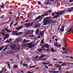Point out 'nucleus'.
<instances>
[{"label": "nucleus", "instance_id": "1", "mask_svg": "<svg viewBox=\"0 0 73 73\" xmlns=\"http://www.w3.org/2000/svg\"><path fill=\"white\" fill-rule=\"evenodd\" d=\"M16 45L15 44H11L10 46V47L13 50H15L16 51H19L20 49V46H17L16 47Z\"/></svg>", "mask_w": 73, "mask_h": 73}, {"label": "nucleus", "instance_id": "2", "mask_svg": "<svg viewBox=\"0 0 73 73\" xmlns=\"http://www.w3.org/2000/svg\"><path fill=\"white\" fill-rule=\"evenodd\" d=\"M40 18H41V16L39 15L38 17L36 18L35 19H34V21L32 23L26 24L25 25V26H26V27H31V26H32V25L33 24L34 22L35 21H37V20H38V19H40Z\"/></svg>", "mask_w": 73, "mask_h": 73}, {"label": "nucleus", "instance_id": "3", "mask_svg": "<svg viewBox=\"0 0 73 73\" xmlns=\"http://www.w3.org/2000/svg\"><path fill=\"white\" fill-rule=\"evenodd\" d=\"M29 40H26L25 39H24L23 40L22 42L23 44H22V46L23 47H25L27 46V44H25L27 42H28Z\"/></svg>", "mask_w": 73, "mask_h": 73}, {"label": "nucleus", "instance_id": "4", "mask_svg": "<svg viewBox=\"0 0 73 73\" xmlns=\"http://www.w3.org/2000/svg\"><path fill=\"white\" fill-rule=\"evenodd\" d=\"M23 33L22 32H20L19 33H16L15 31H13L12 33V35H14V36H15V35H16V36H18V35H20L23 34Z\"/></svg>", "mask_w": 73, "mask_h": 73}, {"label": "nucleus", "instance_id": "5", "mask_svg": "<svg viewBox=\"0 0 73 73\" xmlns=\"http://www.w3.org/2000/svg\"><path fill=\"white\" fill-rule=\"evenodd\" d=\"M33 32H34V31L30 30L27 31V34L28 35H29L33 34Z\"/></svg>", "mask_w": 73, "mask_h": 73}, {"label": "nucleus", "instance_id": "6", "mask_svg": "<svg viewBox=\"0 0 73 73\" xmlns=\"http://www.w3.org/2000/svg\"><path fill=\"white\" fill-rule=\"evenodd\" d=\"M65 11L64 10H63L62 12H60L59 13H56V14H55V15H64L65 13Z\"/></svg>", "mask_w": 73, "mask_h": 73}, {"label": "nucleus", "instance_id": "7", "mask_svg": "<svg viewBox=\"0 0 73 73\" xmlns=\"http://www.w3.org/2000/svg\"><path fill=\"white\" fill-rule=\"evenodd\" d=\"M50 23V20L48 19L46 20L44 23L43 25H46L48 24V23Z\"/></svg>", "mask_w": 73, "mask_h": 73}, {"label": "nucleus", "instance_id": "8", "mask_svg": "<svg viewBox=\"0 0 73 73\" xmlns=\"http://www.w3.org/2000/svg\"><path fill=\"white\" fill-rule=\"evenodd\" d=\"M45 31H46V29H44L43 31L41 32V33L39 34V35H41L42 37H43L44 33V32H45Z\"/></svg>", "mask_w": 73, "mask_h": 73}, {"label": "nucleus", "instance_id": "9", "mask_svg": "<svg viewBox=\"0 0 73 73\" xmlns=\"http://www.w3.org/2000/svg\"><path fill=\"white\" fill-rule=\"evenodd\" d=\"M49 15V13H48V12H46V13L44 14H43L40 16V17H44V16H48Z\"/></svg>", "mask_w": 73, "mask_h": 73}, {"label": "nucleus", "instance_id": "10", "mask_svg": "<svg viewBox=\"0 0 73 73\" xmlns=\"http://www.w3.org/2000/svg\"><path fill=\"white\" fill-rule=\"evenodd\" d=\"M23 28V26H21L16 29L15 31H18L19 30H21V29H22Z\"/></svg>", "mask_w": 73, "mask_h": 73}, {"label": "nucleus", "instance_id": "11", "mask_svg": "<svg viewBox=\"0 0 73 73\" xmlns=\"http://www.w3.org/2000/svg\"><path fill=\"white\" fill-rule=\"evenodd\" d=\"M73 11V7H72V9L68 8V10H67V12L69 13V12H72Z\"/></svg>", "mask_w": 73, "mask_h": 73}, {"label": "nucleus", "instance_id": "12", "mask_svg": "<svg viewBox=\"0 0 73 73\" xmlns=\"http://www.w3.org/2000/svg\"><path fill=\"white\" fill-rule=\"evenodd\" d=\"M65 28V26L63 25L61 27V28L60 29V31L64 32V29Z\"/></svg>", "mask_w": 73, "mask_h": 73}, {"label": "nucleus", "instance_id": "13", "mask_svg": "<svg viewBox=\"0 0 73 73\" xmlns=\"http://www.w3.org/2000/svg\"><path fill=\"white\" fill-rule=\"evenodd\" d=\"M12 39L11 38L9 39V40H8V39L6 41L7 43H10V42H12Z\"/></svg>", "mask_w": 73, "mask_h": 73}, {"label": "nucleus", "instance_id": "14", "mask_svg": "<svg viewBox=\"0 0 73 73\" xmlns=\"http://www.w3.org/2000/svg\"><path fill=\"white\" fill-rule=\"evenodd\" d=\"M4 35H5V37L3 38L4 40H6V38H7L8 37V35L7 34H4Z\"/></svg>", "mask_w": 73, "mask_h": 73}, {"label": "nucleus", "instance_id": "15", "mask_svg": "<svg viewBox=\"0 0 73 73\" xmlns=\"http://www.w3.org/2000/svg\"><path fill=\"white\" fill-rule=\"evenodd\" d=\"M52 17H47L45 18L43 20V21H45L46 19H52Z\"/></svg>", "mask_w": 73, "mask_h": 73}, {"label": "nucleus", "instance_id": "16", "mask_svg": "<svg viewBox=\"0 0 73 73\" xmlns=\"http://www.w3.org/2000/svg\"><path fill=\"white\" fill-rule=\"evenodd\" d=\"M44 45H45V48H49V46L48 44H45Z\"/></svg>", "mask_w": 73, "mask_h": 73}, {"label": "nucleus", "instance_id": "17", "mask_svg": "<svg viewBox=\"0 0 73 73\" xmlns=\"http://www.w3.org/2000/svg\"><path fill=\"white\" fill-rule=\"evenodd\" d=\"M59 17V15H57L53 17L54 18L53 19H56V18H58Z\"/></svg>", "mask_w": 73, "mask_h": 73}, {"label": "nucleus", "instance_id": "18", "mask_svg": "<svg viewBox=\"0 0 73 73\" xmlns=\"http://www.w3.org/2000/svg\"><path fill=\"white\" fill-rule=\"evenodd\" d=\"M35 47V46L33 44L29 46V48H34Z\"/></svg>", "mask_w": 73, "mask_h": 73}, {"label": "nucleus", "instance_id": "19", "mask_svg": "<svg viewBox=\"0 0 73 73\" xmlns=\"http://www.w3.org/2000/svg\"><path fill=\"white\" fill-rule=\"evenodd\" d=\"M15 68L16 69H17L18 68V66H16L15 65H14L13 66V69H15Z\"/></svg>", "mask_w": 73, "mask_h": 73}, {"label": "nucleus", "instance_id": "20", "mask_svg": "<svg viewBox=\"0 0 73 73\" xmlns=\"http://www.w3.org/2000/svg\"><path fill=\"white\" fill-rule=\"evenodd\" d=\"M5 46H3L0 47V51H1V50H3V48H4V47H5Z\"/></svg>", "mask_w": 73, "mask_h": 73}, {"label": "nucleus", "instance_id": "21", "mask_svg": "<svg viewBox=\"0 0 73 73\" xmlns=\"http://www.w3.org/2000/svg\"><path fill=\"white\" fill-rule=\"evenodd\" d=\"M8 46H6L5 48L4 49H3V51H5V50H6L8 48Z\"/></svg>", "mask_w": 73, "mask_h": 73}, {"label": "nucleus", "instance_id": "22", "mask_svg": "<svg viewBox=\"0 0 73 73\" xmlns=\"http://www.w3.org/2000/svg\"><path fill=\"white\" fill-rule=\"evenodd\" d=\"M61 65L62 66H66V63H64L62 64H61Z\"/></svg>", "mask_w": 73, "mask_h": 73}, {"label": "nucleus", "instance_id": "23", "mask_svg": "<svg viewBox=\"0 0 73 73\" xmlns=\"http://www.w3.org/2000/svg\"><path fill=\"white\" fill-rule=\"evenodd\" d=\"M39 33V30L37 29L36 31L35 34H38Z\"/></svg>", "mask_w": 73, "mask_h": 73}, {"label": "nucleus", "instance_id": "24", "mask_svg": "<svg viewBox=\"0 0 73 73\" xmlns=\"http://www.w3.org/2000/svg\"><path fill=\"white\" fill-rule=\"evenodd\" d=\"M6 31L7 32H12V31L9 30L8 29H7V28L6 29Z\"/></svg>", "mask_w": 73, "mask_h": 73}, {"label": "nucleus", "instance_id": "25", "mask_svg": "<svg viewBox=\"0 0 73 73\" xmlns=\"http://www.w3.org/2000/svg\"><path fill=\"white\" fill-rule=\"evenodd\" d=\"M59 71H53L52 72V73H58Z\"/></svg>", "mask_w": 73, "mask_h": 73}, {"label": "nucleus", "instance_id": "26", "mask_svg": "<svg viewBox=\"0 0 73 73\" xmlns=\"http://www.w3.org/2000/svg\"><path fill=\"white\" fill-rule=\"evenodd\" d=\"M5 30H6V29H2V32H3V33H5Z\"/></svg>", "mask_w": 73, "mask_h": 73}, {"label": "nucleus", "instance_id": "27", "mask_svg": "<svg viewBox=\"0 0 73 73\" xmlns=\"http://www.w3.org/2000/svg\"><path fill=\"white\" fill-rule=\"evenodd\" d=\"M68 50H66L64 52V54H68Z\"/></svg>", "mask_w": 73, "mask_h": 73}, {"label": "nucleus", "instance_id": "28", "mask_svg": "<svg viewBox=\"0 0 73 73\" xmlns=\"http://www.w3.org/2000/svg\"><path fill=\"white\" fill-rule=\"evenodd\" d=\"M52 10H50L48 11H47L46 12H48V13H49L50 14V13H51V12H52Z\"/></svg>", "mask_w": 73, "mask_h": 73}, {"label": "nucleus", "instance_id": "29", "mask_svg": "<svg viewBox=\"0 0 73 73\" xmlns=\"http://www.w3.org/2000/svg\"><path fill=\"white\" fill-rule=\"evenodd\" d=\"M46 56V55H45V54H42L41 55V57L42 58H43V57H45V56Z\"/></svg>", "mask_w": 73, "mask_h": 73}, {"label": "nucleus", "instance_id": "30", "mask_svg": "<svg viewBox=\"0 0 73 73\" xmlns=\"http://www.w3.org/2000/svg\"><path fill=\"white\" fill-rule=\"evenodd\" d=\"M58 45V43L56 42L54 44V46H57V45Z\"/></svg>", "mask_w": 73, "mask_h": 73}, {"label": "nucleus", "instance_id": "31", "mask_svg": "<svg viewBox=\"0 0 73 73\" xmlns=\"http://www.w3.org/2000/svg\"><path fill=\"white\" fill-rule=\"evenodd\" d=\"M61 46V44H59L57 45V47H58V48H60Z\"/></svg>", "mask_w": 73, "mask_h": 73}, {"label": "nucleus", "instance_id": "32", "mask_svg": "<svg viewBox=\"0 0 73 73\" xmlns=\"http://www.w3.org/2000/svg\"><path fill=\"white\" fill-rule=\"evenodd\" d=\"M54 66H56V68H60V67H59V65L58 64H55L54 65Z\"/></svg>", "mask_w": 73, "mask_h": 73}, {"label": "nucleus", "instance_id": "33", "mask_svg": "<svg viewBox=\"0 0 73 73\" xmlns=\"http://www.w3.org/2000/svg\"><path fill=\"white\" fill-rule=\"evenodd\" d=\"M8 62H7V65H8L9 69H11V67H10V64H9Z\"/></svg>", "mask_w": 73, "mask_h": 73}, {"label": "nucleus", "instance_id": "34", "mask_svg": "<svg viewBox=\"0 0 73 73\" xmlns=\"http://www.w3.org/2000/svg\"><path fill=\"white\" fill-rule=\"evenodd\" d=\"M64 45V47L65 48H66V49H68L67 48V44H65Z\"/></svg>", "mask_w": 73, "mask_h": 73}, {"label": "nucleus", "instance_id": "35", "mask_svg": "<svg viewBox=\"0 0 73 73\" xmlns=\"http://www.w3.org/2000/svg\"><path fill=\"white\" fill-rule=\"evenodd\" d=\"M71 31H72V28L68 30V32H70Z\"/></svg>", "mask_w": 73, "mask_h": 73}, {"label": "nucleus", "instance_id": "36", "mask_svg": "<svg viewBox=\"0 0 73 73\" xmlns=\"http://www.w3.org/2000/svg\"><path fill=\"white\" fill-rule=\"evenodd\" d=\"M35 67H36V66L34 65V66H30L29 67V68H35Z\"/></svg>", "mask_w": 73, "mask_h": 73}, {"label": "nucleus", "instance_id": "37", "mask_svg": "<svg viewBox=\"0 0 73 73\" xmlns=\"http://www.w3.org/2000/svg\"><path fill=\"white\" fill-rule=\"evenodd\" d=\"M23 66H25V67H28V64H24L23 65Z\"/></svg>", "mask_w": 73, "mask_h": 73}, {"label": "nucleus", "instance_id": "38", "mask_svg": "<svg viewBox=\"0 0 73 73\" xmlns=\"http://www.w3.org/2000/svg\"><path fill=\"white\" fill-rule=\"evenodd\" d=\"M51 52H55L54 50V49L53 48H52L51 49Z\"/></svg>", "mask_w": 73, "mask_h": 73}, {"label": "nucleus", "instance_id": "39", "mask_svg": "<svg viewBox=\"0 0 73 73\" xmlns=\"http://www.w3.org/2000/svg\"><path fill=\"white\" fill-rule=\"evenodd\" d=\"M9 52H10L9 53L10 54H13V53H14V52H12V51H9Z\"/></svg>", "mask_w": 73, "mask_h": 73}, {"label": "nucleus", "instance_id": "40", "mask_svg": "<svg viewBox=\"0 0 73 73\" xmlns=\"http://www.w3.org/2000/svg\"><path fill=\"white\" fill-rule=\"evenodd\" d=\"M40 20H38V21H35L34 23L35 24H37L38 23V22H40Z\"/></svg>", "mask_w": 73, "mask_h": 73}, {"label": "nucleus", "instance_id": "41", "mask_svg": "<svg viewBox=\"0 0 73 73\" xmlns=\"http://www.w3.org/2000/svg\"><path fill=\"white\" fill-rule=\"evenodd\" d=\"M42 49H43V48H42L40 49H38V51H39V52H42Z\"/></svg>", "mask_w": 73, "mask_h": 73}, {"label": "nucleus", "instance_id": "42", "mask_svg": "<svg viewBox=\"0 0 73 73\" xmlns=\"http://www.w3.org/2000/svg\"><path fill=\"white\" fill-rule=\"evenodd\" d=\"M44 39H43L41 41V43L42 44H44Z\"/></svg>", "mask_w": 73, "mask_h": 73}, {"label": "nucleus", "instance_id": "43", "mask_svg": "<svg viewBox=\"0 0 73 73\" xmlns=\"http://www.w3.org/2000/svg\"><path fill=\"white\" fill-rule=\"evenodd\" d=\"M4 15L1 16L0 18V19H4Z\"/></svg>", "mask_w": 73, "mask_h": 73}, {"label": "nucleus", "instance_id": "44", "mask_svg": "<svg viewBox=\"0 0 73 73\" xmlns=\"http://www.w3.org/2000/svg\"><path fill=\"white\" fill-rule=\"evenodd\" d=\"M37 3H38V5H41V2L38 1Z\"/></svg>", "mask_w": 73, "mask_h": 73}, {"label": "nucleus", "instance_id": "45", "mask_svg": "<svg viewBox=\"0 0 73 73\" xmlns=\"http://www.w3.org/2000/svg\"><path fill=\"white\" fill-rule=\"evenodd\" d=\"M50 3H49V2H47L46 3H45V4L46 5H49Z\"/></svg>", "mask_w": 73, "mask_h": 73}, {"label": "nucleus", "instance_id": "46", "mask_svg": "<svg viewBox=\"0 0 73 73\" xmlns=\"http://www.w3.org/2000/svg\"><path fill=\"white\" fill-rule=\"evenodd\" d=\"M41 58H42L41 57V56H40L39 57V60L40 61L41 60Z\"/></svg>", "mask_w": 73, "mask_h": 73}, {"label": "nucleus", "instance_id": "47", "mask_svg": "<svg viewBox=\"0 0 73 73\" xmlns=\"http://www.w3.org/2000/svg\"><path fill=\"white\" fill-rule=\"evenodd\" d=\"M57 69L56 68H52V70H53V71H54V70H56Z\"/></svg>", "mask_w": 73, "mask_h": 73}, {"label": "nucleus", "instance_id": "48", "mask_svg": "<svg viewBox=\"0 0 73 73\" xmlns=\"http://www.w3.org/2000/svg\"><path fill=\"white\" fill-rule=\"evenodd\" d=\"M38 58V56H37L35 57V60H37Z\"/></svg>", "mask_w": 73, "mask_h": 73}, {"label": "nucleus", "instance_id": "49", "mask_svg": "<svg viewBox=\"0 0 73 73\" xmlns=\"http://www.w3.org/2000/svg\"><path fill=\"white\" fill-rule=\"evenodd\" d=\"M20 13H19V15H18V17H17V19H19V17H20Z\"/></svg>", "mask_w": 73, "mask_h": 73}, {"label": "nucleus", "instance_id": "50", "mask_svg": "<svg viewBox=\"0 0 73 73\" xmlns=\"http://www.w3.org/2000/svg\"><path fill=\"white\" fill-rule=\"evenodd\" d=\"M11 62H12V61H13V60H14V59H11L10 60Z\"/></svg>", "mask_w": 73, "mask_h": 73}, {"label": "nucleus", "instance_id": "51", "mask_svg": "<svg viewBox=\"0 0 73 73\" xmlns=\"http://www.w3.org/2000/svg\"><path fill=\"white\" fill-rule=\"evenodd\" d=\"M29 21V19H27L25 21V23H27V22H28Z\"/></svg>", "mask_w": 73, "mask_h": 73}, {"label": "nucleus", "instance_id": "52", "mask_svg": "<svg viewBox=\"0 0 73 73\" xmlns=\"http://www.w3.org/2000/svg\"><path fill=\"white\" fill-rule=\"evenodd\" d=\"M49 50H50V49H49V48H48L46 49L47 52H49Z\"/></svg>", "mask_w": 73, "mask_h": 73}, {"label": "nucleus", "instance_id": "53", "mask_svg": "<svg viewBox=\"0 0 73 73\" xmlns=\"http://www.w3.org/2000/svg\"><path fill=\"white\" fill-rule=\"evenodd\" d=\"M73 1V0H70L69 1V2H70V3H72Z\"/></svg>", "mask_w": 73, "mask_h": 73}, {"label": "nucleus", "instance_id": "54", "mask_svg": "<svg viewBox=\"0 0 73 73\" xmlns=\"http://www.w3.org/2000/svg\"><path fill=\"white\" fill-rule=\"evenodd\" d=\"M62 49L63 50H65L66 49V48H63Z\"/></svg>", "mask_w": 73, "mask_h": 73}, {"label": "nucleus", "instance_id": "55", "mask_svg": "<svg viewBox=\"0 0 73 73\" xmlns=\"http://www.w3.org/2000/svg\"><path fill=\"white\" fill-rule=\"evenodd\" d=\"M35 37V35H32V37L33 38H34V37Z\"/></svg>", "mask_w": 73, "mask_h": 73}, {"label": "nucleus", "instance_id": "56", "mask_svg": "<svg viewBox=\"0 0 73 73\" xmlns=\"http://www.w3.org/2000/svg\"><path fill=\"white\" fill-rule=\"evenodd\" d=\"M37 25L38 27H40V24H38V25Z\"/></svg>", "mask_w": 73, "mask_h": 73}, {"label": "nucleus", "instance_id": "57", "mask_svg": "<svg viewBox=\"0 0 73 73\" xmlns=\"http://www.w3.org/2000/svg\"><path fill=\"white\" fill-rule=\"evenodd\" d=\"M44 47H45V45H42V48H44Z\"/></svg>", "mask_w": 73, "mask_h": 73}, {"label": "nucleus", "instance_id": "58", "mask_svg": "<svg viewBox=\"0 0 73 73\" xmlns=\"http://www.w3.org/2000/svg\"><path fill=\"white\" fill-rule=\"evenodd\" d=\"M70 73V71L68 72V71H67L65 73Z\"/></svg>", "mask_w": 73, "mask_h": 73}, {"label": "nucleus", "instance_id": "59", "mask_svg": "<svg viewBox=\"0 0 73 73\" xmlns=\"http://www.w3.org/2000/svg\"><path fill=\"white\" fill-rule=\"evenodd\" d=\"M35 28H38V27L37 26V25H35Z\"/></svg>", "mask_w": 73, "mask_h": 73}, {"label": "nucleus", "instance_id": "60", "mask_svg": "<svg viewBox=\"0 0 73 73\" xmlns=\"http://www.w3.org/2000/svg\"><path fill=\"white\" fill-rule=\"evenodd\" d=\"M48 66H53V65H52V64H49V65H48Z\"/></svg>", "mask_w": 73, "mask_h": 73}, {"label": "nucleus", "instance_id": "61", "mask_svg": "<svg viewBox=\"0 0 73 73\" xmlns=\"http://www.w3.org/2000/svg\"><path fill=\"white\" fill-rule=\"evenodd\" d=\"M40 37H41V36H38V38H40Z\"/></svg>", "mask_w": 73, "mask_h": 73}, {"label": "nucleus", "instance_id": "62", "mask_svg": "<svg viewBox=\"0 0 73 73\" xmlns=\"http://www.w3.org/2000/svg\"><path fill=\"white\" fill-rule=\"evenodd\" d=\"M55 40L56 41H58V39L57 38H56Z\"/></svg>", "mask_w": 73, "mask_h": 73}, {"label": "nucleus", "instance_id": "63", "mask_svg": "<svg viewBox=\"0 0 73 73\" xmlns=\"http://www.w3.org/2000/svg\"><path fill=\"white\" fill-rule=\"evenodd\" d=\"M53 60H55V61H57V59H56V58H54L53 59Z\"/></svg>", "mask_w": 73, "mask_h": 73}, {"label": "nucleus", "instance_id": "64", "mask_svg": "<svg viewBox=\"0 0 73 73\" xmlns=\"http://www.w3.org/2000/svg\"><path fill=\"white\" fill-rule=\"evenodd\" d=\"M27 73H33V72H28Z\"/></svg>", "mask_w": 73, "mask_h": 73}]
</instances>
